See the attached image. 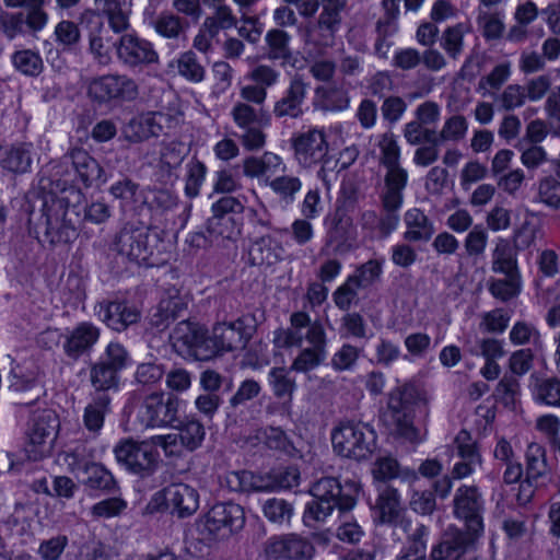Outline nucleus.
Returning a JSON list of instances; mask_svg holds the SVG:
<instances>
[{"mask_svg": "<svg viewBox=\"0 0 560 560\" xmlns=\"http://www.w3.org/2000/svg\"><path fill=\"white\" fill-rule=\"evenodd\" d=\"M83 195L80 189H70L67 197L42 195L38 226L51 245L67 244L78 236L80 208Z\"/></svg>", "mask_w": 560, "mask_h": 560, "instance_id": "obj_1", "label": "nucleus"}, {"mask_svg": "<svg viewBox=\"0 0 560 560\" xmlns=\"http://www.w3.org/2000/svg\"><path fill=\"white\" fill-rule=\"evenodd\" d=\"M361 491L357 480H347L341 485L338 479L325 477L311 488L312 501L305 506L303 521L308 527H315L331 516L335 508L341 511L352 510Z\"/></svg>", "mask_w": 560, "mask_h": 560, "instance_id": "obj_2", "label": "nucleus"}, {"mask_svg": "<svg viewBox=\"0 0 560 560\" xmlns=\"http://www.w3.org/2000/svg\"><path fill=\"white\" fill-rule=\"evenodd\" d=\"M331 443L339 456L363 460L376 450V432L364 422H343L332 431Z\"/></svg>", "mask_w": 560, "mask_h": 560, "instance_id": "obj_3", "label": "nucleus"}, {"mask_svg": "<svg viewBox=\"0 0 560 560\" xmlns=\"http://www.w3.org/2000/svg\"><path fill=\"white\" fill-rule=\"evenodd\" d=\"M244 525L245 512L240 504L219 503L198 521V532L202 539L211 542L230 537Z\"/></svg>", "mask_w": 560, "mask_h": 560, "instance_id": "obj_4", "label": "nucleus"}, {"mask_svg": "<svg viewBox=\"0 0 560 560\" xmlns=\"http://www.w3.org/2000/svg\"><path fill=\"white\" fill-rule=\"evenodd\" d=\"M160 236L147 228L126 224L114 241L115 250L138 264L148 262L160 243Z\"/></svg>", "mask_w": 560, "mask_h": 560, "instance_id": "obj_5", "label": "nucleus"}, {"mask_svg": "<svg viewBox=\"0 0 560 560\" xmlns=\"http://www.w3.org/2000/svg\"><path fill=\"white\" fill-rule=\"evenodd\" d=\"M59 428V418L54 410L33 412L27 430V452L31 459L38 460L50 453Z\"/></svg>", "mask_w": 560, "mask_h": 560, "instance_id": "obj_6", "label": "nucleus"}, {"mask_svg": "<svg viewBox=\"0 0 560 560\" xmlns=\"http://www.w3.org/2000/svg\"><path fill=\"white\" fill-rule=\"evenodd\" d=\"M179 398L163 392L145 396L138 411V419L145 428L174 427L178 421Z\"/></svg>", "mask_w": 560, "mask_h": 560, "instance_id": "obj_7", "label": "nucleus"}, {"mask_svg": "<svg viewBox=\"0 0 560 560\" xmlns=\"http://www.w3.org/2000/svg\"><path fill=\"white\" fill-rule=\"evenodd\" d=\"M114 453L120 465L140 477L151 476L158 468L159 453L151 441L125 440L115 446Z\"/></svg>", "mask_w": 560, "mask_h": 560, "instance_id": "obj_8", "label": "nucleus"}, {"mask_svg": "<svg viewBox=\"0 0 560 560\" xmlns=\"http://www.w3.org/2000/svg\"><path fill=\"white\" fill-rule=\"evenodd\" d=\"M165 505L172 514L180 518L192 515L199 508V494L185 483L171 485L153 495L147 509L152 513Z\"/></svg>", "mask_w": 560, "mask_h": 560, "instance_id": "obj_9", "label": "nucleus"}, {"mask_svg": "<svg viewBox=\"0 0 560 560\" xmlns=\"http://www.w3.org/2000/svg\"><path fill=\"white\" fill-rule=\"evenodd\" d=\"M88 94L98 103L130 102L138 97L139 86L126 74H107L93 79L88 86Z\"/></svg>", "mask_w": 560, "mask_h": 560, "instance_id": "obj_10", "label": "nucleus"}, {"mask_svg": "<svg viewBox=\"0 0 560 560\" xmlns=\"http://www.w3.org/2000/svg\"><path fill=\"white\" fill-rule=\"evenodd\" d=\"M416 388L412 384H405L392 390L388 399V409L396 422L397 433L411 443L421 440L420 432L412 425L410 408L415 402Z\"/></svg>", "mask_w": 560, "mask_h": 560, "instance_id": "obj_11", "label": "nucleus"}, {"mask_svg": "<svg viewBox=\"0 0 560 560\" xmlns=\"http://www.w3.org/2000/svg\"><path fill=\"white\" fill-rule=\"evenodd\" d=\"M176 124V118L170 114L149 112L130 119L124 128V135L128 141L142 142L151 137H158Z\"/></svg>", "mask_w": 560, "mask_h": 560, "instance_id": "obj_12", "label": "nucleus"}, {"mask_svg": "<svg viewBox=\"0 0 560 560\" xmlns=\"http://www.w3.org/2000/svg\"><path fill=\"white\" fill-rule=\"evenodd\" d=\"M480 511L481 501L478 490L474 487L459 488L454 499V513L457 518L465 522L468 534L463 535L467 539H471V542L483 530Z\"/></svg>", "mask_w": 560, "mask_h": 560, "instance_id": "obj_13", "label": "nucleus"}, {"mask_svg": "<svg viewBox=\"0 0 560 560\" xmlns=\"http://www.w3.org/2000/svg\"><path fill=\"white\" fill-rule=\"evenodd\" d=\"M120 62L130 68L156 63L159 55L151 43L135 34H124L113 43Z\"/></svg>", "mask_w": 560, "mask_h": 560, "instance_id": "obj_14", "label": "nucleus"}, {"mask_svg": "<svg viewBox=\"0 0 560 560\" xmlns=\"http://www.w3.org/2000/svg\"><path fill=\"white\" fill-rule=\"evenodd\" d=\"M69 152L60 160L49 162L42 171L38 185L43 195L67 197L70 189H78L71 185Z\"/></svg>", "mask_w": 560, "mask_h": 560, "instance_id": "obj_15", "label": "nucleus"}, {"mask_svg": "<svg viewBox=\"0 0 560 560\" xmlns=\"http://www.w3.org/2000/svg\"><path fill=\"white\" fill-rule=\"evenodd\" d=\"M247 337L244 334V325L241 320L230 324H217L212 329V336L208 338L207 353L211 358L220 352H229L245 347Z\"/></svg>", "mask_w": 560, "mask_h": 560, "instance_id": "obj_16", "label": "nucleus"}, {"mask_svg": "<svg viewBox=\"0 0 560 560\" xmlns=\"http://www.w3.org/2000/svg\"><path fill=\"white\" fill-rule=\"evenodd\" d=\"M295 158L303 166L322 161L327 153V142L322 130L312 129L298 135L292 142Z\"/></svg>", "mask_w": 560, "mask_h": 560, "instance_id": "obj_17", "label": "nucleus"}, {"mask_svg": "<svg viewBox=\"0 0 560 560\" xmlns=\"http://www.w3.org/2000/svg\"><path fill=\"white\" fill-rule=\"evenodd\" d=\"M187 305V298L182 295L178 289H167L151 316V325L160 330L166 328L172 322L183 315Z\"/></svg>", "mask_w": 560, "mask_h": 560, "instance_id": "obj_18", "label": "nucleus"}, {"mask_svg": "<svg viewBox=\"0 0 560 560\" xmlns=\"http://www.w3.org/2000/svg\"><path fill=\"white\" fill-rule=\"evenodd\" d=\"M172 338L191 350L196 359L208 360L211 358V353H207L209 346L206 329L199 324L188 320L179 322L172 332Z\"/></svg>", "mask_w": 560, "mask_h": 560, "instance_id": "obj_19", "label": "nucleus"}, {"mask_svg": "<svg viewBox=\"0 0 560 560\" xmlns=\"http://www.w3.org/2000/svg\"><path fill=\"white\" fill-rule=\"evenodd\" d=\"M455 443L460 459L455 464L453 474L456 478L462 479L471 475L476 467L481 465L482 459L476 443L467 431H460Z\"/></svg>", "mask_w": 560, "mask_h": 560, "instance_id": "obj_20", "label": "nucleus"}, {"mask_svg": "<svg viewBox=\"0 0 560 560\" xmlns=\"http://www.w3.org/2000/svg\"><path fill=\"white\" fill-rule=\"evenodd\" d=\"M100 329L91 323L79 324L67 337L63 343L66 354L78 359L89 351L98 340Z\"/></svg>", "mask_w": 560, "mask_h": 560, "instance_id": "obj_21", "label": "nucleus"}, {"mask_svg": "<svg viewBox=\"0 0 560 560\" xmlns=\"http://www.w3.org/2000/svg\"><path fill=\"white\" fill-rule=\"evenodd\" d=\"M33 144L18 142L7 148H0V166L14 174H25L33 162Z\"/></svg>", "mask_w": 560, "mask_h": 560, "instance_id": "obj_22", "label": "nucleus"}, {"mask_svg": "<svg viewBox=\"0 0 560 560\" xmlns=\"http://www.w3.org/2000/svg\"><path fill=\"white\" fill-rule=\"evenodd\" d=\"M471 546V539H467L458 530L447 532L442 541L432 549L433 560H465V555Z\"/></svg>", "mask_w": 560, "mask_h": 560, "instance_id": "obj_23", "label": "nucleus"}, {"mask_svg": "<svg viewBox=\"0 0 560 560\" xmlns=\"http://www.w3.org/2000/svg\"><path fill=\"white\" fill-rule=\"evenodd\" d=\"M526 477L548 485L551 479V467L547 460V452L542 445L529 443L525 453Z\"/></svg>", "mask_w": 560, "mask_h": 560, "instance_id": "obj_24", "label": "nucleus"}, {"mask_svg": "<svg viewBox=\"0 0 560 560\" xmlns=\"http://www.w3.org/2000/svg\"><path fill=\"white\" fill-rule=\"evenodd\" d=\"M101 311H103V322L116 331L125 330L140 318V313L136 307L120 302L101 305Z\"/></svg>", "mask_w": 560, "mask_h": 560, "instance_id": "obj_25", "label": "nucleus"}, {"mask_svg": "<svg viewBox=\"0 0 560 560\" xmlns=\"http://www.w3.org/2000/svg\"><path fill=\"white\" fill-rule=\"evenodd\" d=\"M378 491L377 500L372 508L373 520L381 524H393L401 511L399 494L390 487Z\"/></svg>", "mask_w": 560, "mask_h": 560, "instance_id": "obj_26", "label": "nucleus"}, {"mask_svg": "<svg viewBox=\"0 0 560 560\" xmlns=\"http://www.w3.org/2000/svg\"><path fill=\"white\" fill-rule=\"evenodd\" d=\"M110 397L106 393L95 394L83 412V425L93 434H97L104 425L105 416L110 409Z\"/></svg>", "mask_w": 560, "mask_h": 560, "instance_id": "obj_27", "label": "nucleus"}, {"mask_svg": "<svg viewBox=\"0 0 560 560\" xmlns=\"http://www.w3.org/2000/svg\"><path fill=\"white\" fill-rule=\"evenodd\" d=\"M69 159L84 186L90 187L95 180L101 178L102 167L85 150L81 148L71 149L69 151Z\"/></svg>", "mask_w": 560, "mask_h": 560, "instance_id": "obj_28", "label": "nucleus"}, {"mask_svg": "<svg viewBox=\"0 0 560 560\" xmlns=\"http://www.w3.org/2000/svg\"><path fill=\"white\" fill-rule=\"evenodd\" d=\"M179 77L191 83H200L206 78V68L192 50L182 52L170 63Z\"/></svg>", "mask_w": 560, "mask_h": 560, "instance_id": "obj_29", "label": "nucleus"}, {"mask_svg": "<svg viewBox=\"0 0 560 560\" xmlns=\"http://www.w3.org/2000/svg\"><path fill=\"white\" fill-rule=\"evenodd\" d=\"M407 172L405 170H393L386 174V190L383 197L384 208L389 211H396L402 205V189L407 183Z\"/></svg>", "mask_w": 560, "mask_h": 560, "instance_id": "obj_30", "label": "nucleus"}, {"mask_svg": "<svg viewBox=\"0 0 560 560\" xmlns=\"http://www.w3.org/2000/svg\"><path fill=\"white\" fill-rule=\"evenodd\" d=\"M233 477L238 480V488L243 491L252 488L255 491L270 492L280 488V474L277 470L257 476L248 471L234 472Z\"/></svg>", "mask_w": 560, "mask_h": 560, "instance_id": "obj_31", "label": "nucleus"}, {"mask_svg": "<svg viewBox=\"0 0 560 560\" xmlns=\"http://www.w3.org/2000/svg\"><path fill=\"white\" fill-rule=\"evenodd\" d=\"M90 50L101 63L109 61V31L104 26L101 20L91 21V31L89 34Z\"/></svg>", "mask_w": 560, "mask_h": 560, "instance_id": "obj_32", "label": "nucleus"}, {"mask_svg": "<svg viewBox=\"0 0 560 560\" xmlns=\"http://www.w3.org/2000/svg\"><path fill=\"white\" fill-rule=\"evenodd\" d=\"M533 399L540 405L560 408V381L557 378L535 380L530 385Z\"/></svg>", "mask_w": 560, "mask_h": 560, "instance_id": "obj_33", "label": "nucleus"}, {"mask_svg": "<svg viewBox=\"0 0 560 560\" xmlns=\"http://www.w3.org/2000/svg\"><path fill=\"white\" fill-rule=\"evenodd\" d=\"M405 222L407 225L405 238L408 241H427L434 232L427 217L419 209L408 210L405 214Z\"/></svg>", "mask_w": 560, "mask_h": 560, "instance_id": "obj_34", "label": "nucleus"}, {"mask_svg": "<svg viewBox=\"0 0 560 560\" xmlns=\"http://www.w3.org/2000/svg\"><path fill=\"white\" fill-rule=\"evenodd\" d=\"M186 155L187 149L184 143L178 141L163 143L158 167L162 173L171 176L182 165Z\"/></svg>", "mask_w": 560, "mask_h": 560, "instance_id": "obj_35", "label": "nucleus"}, {"mask_svg": "<svg viewBox=\"0 0 560 560\" xmlns=\"http://www.w3.org/2000/svg\"><path fill=\"white\" fill-rule=\"evenodd\" d=\"M83 483L94 490L113 492L117 489V482L112 472L103 465L93 462L84 471Z\"/></svg>", "mask_w": 560, "mask_h": 560, "instance_id": "obj_36", "label": "nucleus"}, {"mask_svg": "<svg viewBox=\"0 0 560 560\" xmlns=\"http://www.w3.org/2000/svg\"><path fill=\"white\" fill-rule=\"evenodd\" d=\"M90 381L95 394H108L110 389H117L119 385L118 373L100 361L91 366Z\"/></svg>", "mask_w": 560, "mask_h": 560, "instance_id": "obj_37", "label": "nucleus"}, {"mask_svg": "<svg viewBox=\"0 0 560 560\" xmlns=\"http://www.w3.org/2000/svg\"><path fill=\"white\" fill-rule=\"evenodd\" d=\"M178 430L182 442L186 445L187 452H192L201 446L206 435L203 424L197 419H186L185 421H177L174 427Z\"/></svg>", "mask_w": 560, "mask_h": 560, "instance_id": "obj_38", "label": "nucleus"}, {"mask_svg": "<svg viewBox=\"0 0 560 560\" xmlns=\"http://www.w3.org/2000/svg\"><path fill=\"white\" fill-rule=\"evenodd\" d=\"M492 269L494 272L510 275L511 272H518L516 265V256L510 243L504 240H499L493 253Z\"/></svg>", "mask_w": 560, "mask_h": 560, "instance_id": "obj_39", "label": "nucleus"}, {"mask_svg": "<svg viewBox=\"0 0 560 560\" xmlns=\"http://www.w3.org/2000/svg\"><path fill=\"white\" fill-rule=\"evenodd\" d=\"M143 202L152 212L162 214L176 207L177 198L166 189H148L144 191Z\"/></svg>", "mask_w": 560, "mask_h": 560, "instance_id": "obj_40", "label": "nucleus"}, {"mask_svg": "<svg viewBox=\"0 0 560 560\" xmlns=\"http://www.w3.org/2000/svg\"><path fill=\"white\" fill-rule=\"evenodd\" d=\"M12 62L16 70L25 75L36 77L44 68L40 56L30 49L19 50L13 54Z\"/></svg>", "mask_w": 560, "mask_h": 560, "instance_id": "obj_41", "label": "nucleus"}, {"mask_svg": "<svg viewBox=\"0 0 560 560\" xmlns=\"http://www.w3.org/2000/svg\"><path fill=\"white\" fill-rule=\"evenodd\" d=\"M505 279L494 280L490 285V292L497 299L508 301L516 296L522 290V279L520 272L505 275Z\"/></svg>", "mask_w": 560, "mask_h": 560, "instance_id": "obj_42", "label": "nucleus"}, {"mask_svg": "<svg viewBox=\"0 0 560 560\" xmlns=\"http://www.w3.org/2000/svg\"><path fill=\"white\" fill-rule=\"evenodd\" d=\"M65 463L71 472H83L93 463V452L85 444H77L66 452Z\"/></svg>", "mask_w": 560, "mask_h": 560, "instance_id": "obj_43", "label": "nucleus"}, {"mask_svg": "<svg viewBox=\"0 0 560 560\" xmlns=\"http://www.w3.org/2000/svg\"><path fill=\"white\" fill-rule=\"evenodd\" d=\"M429 530L419 526L412 534V539L406 550L396 560H424Z\"/></svg>", "mask_w": 560, "mask_h": 560, "instance_id": "obj_44", "label": "nucleus"}, {"mask_svg": "<svg viewBox=\"0 0 560 560\" xmlns=\"http://www.w3.org/2000/svg\"><path fill=\"white\" fill-rule=\"evenodd\" d=\"M378 147L381 149L382 163L387 167V173L393 170H402L398 165L399 147L393 133H384L378 139Z\"/></svg>", "mask_w": 560, "mask_h": 560, "instance_id": "obj_45", "label": "nucleus"}, {"mask_svg": "<svg viewBox=\"0 0 560 560\" xmlns=\"http://www.w3.org/2000/svg\"><path fill=\"white\" fill-rule=\"evenodd\" d=\"M468 28L464 24L447 27L441 39V46L448 56L456 58L463 48V39Z\"/></svg>", "mask_w": 560, "mask_h": 560, "instance_id": "obj_46", "label": "nucleus"}, {"mask_svg": "<svg viewBox=\"0 0 560 560\" xmlns=\"http://www.w3.org/2000/svg\"><path fill=\"white\" fill-rule=\"evenodd\" d=\"M127 509V502L121 498H108L102 500L91 508V515L95 520L119 516Z\"/></svg>", "mask_w": 560, "mask_h": 560, "instance_id": "obj_47", "label": "nucleus"}, {"mask_svg": "<svg viewBox=\"0 0 560 560\" xmlns=\"http://www.w3.org/2000/svg\"><path fill=\"white\" fill-rule=\"evenodd\" d=\"M128 361L129 353L119 342L108 343L104 354L100 359V362L104 363L117 373L127 366Z\"/></svg>", "mask_w": 560, "mask_h": 560, "instance_id": "obj_48", "label": "nucleus"}, {"mask_svg": "<svg viewBox=\"0 0 560 560\" xmlns=\"http://www.w3.org/2000/svg\"><path fill=\"white\" fill-rule=\"evenodd\" d=\"M11 388L19 394L27 393L26 397L16 398L18 404L20 405H30L31 402L37 400L42 392V388L35 378H24L23 376L16 374L13 375Z\"/></svg>", "mask_w": 560, "mask_h": 560, "instance_id": "obj_49", "label": "nucleus"}, {"mask_svg": "<svg viewBox=\"0 0 560 560\" xmlns=\"http://www.w3.org/2000/svg\"><path fill=\"white\" fill-rule=\"evenodd\" d=\"M231 116L241 129L260 125L261 120L259 112L245 102L235 103L231 110Z\"/></svg>", "mask_w": 560, "mask_h": 560, "instance_id": "obj_50", "label": "nucleus"}, {"mask_svg": "<svg viewBox=\"0 0 560 560\" xmlns=\"http://www.w3.org/2000/svg\"><path fill=\"white\" fill-rule=\"evenodd\" d=\"M305 94V86L300 80L292 81L289 95L282 100V115L298 116Z\"/></svg>", "mask_w": 560, "mask_h": 560, "instance_id": "obj_51", "label": "nucleus"}, {"mask_svg": "<svg viewBox=\"0 0 560 560\" xmlns=\"http://www.w3.org/2000/svg\"><path fill=\"white\" fill-rule=\"evenodd\" d=\"M154 30L166 38H177L183 32L180 18L172 13L160 14L153 23Z\"/></svg>", "mask_w": 560, "mask_h": 560, "instance_id": "obj_52", "label": "nucleus"}, {"mask_svg": "<svg viewBox=\"0 0 560 560\" xmlns=\"http://www.w3.org/2000/svg\"><path fill=\"white\" fill-rule=\"evenodd\" d=\"M150 441L154 448L160 446L164 451L165 456L180 457L184 451H186V445L182 442L177 432L156 435L151 438Z\"/></svg>", "mask_w": 560, "mask_h": 560, "instance_id": "obj_53", "label": "nucleus"}, {"mask_svg": "<svg viewBox=\"0 0 560 560\" xmlns=\"http://www.w3.org/2000/svg\"><path fill=\"white\" fill-rule=\"evenodd\" d=\"M55 36L59 45L69 48L77 45L81 38L78 25L68 20H63L56 25Z\"/></svg>", "mask_w": 560, "mask_h": 560, "instance_id": "obj_54", "label": "nucleus"}, {"mask_svg": "<svg viewBox=\"0 0 560 560\" xmlns=\"http://www.w3.org/2000/svg\"><path fill=\"white\" fill-rule=\"evenodd\" d=\"M316 96L320 100L323 108L331 112H341L349 107V98L339 91H327L323 88L316 90Z\"/></svg>", "mask_w": 560, "mask_h": 560, "instance_id": "obj_55", "label": "nucleus"}, {"mask_svg": "<svg viewBox=\"0 0 560 560\" xmlns=\"http://www.w3.org/2000/svg\"><path fill=\"white\" fill-rule=\"evenodd\" d=\"M163 365L155 362H144L137 366L135 378L137 383L150 386L159 383L163 378Z\"/></svg>", "mask_w": 560, "mask_h": 560, "instance_id": "obj_56", "label": "nucleus"}, {"mask_svg": "<svg viewBox=\"0 0 560 560\" xmlns=\"http://www.w3.org/2000/svg\"><path fill=\"white\" fill-rule=\"evenodd\" d=\"M372 475L375 481H386L400 476L398 463L390 456H382L375 462Z\"/></svg>", "mask_w": 560, "mask_h": 560, "instance_id": "obj_57", "label": "nucleus"}, {"mask_svg": "<svg viewBox=\"0 0 560 560\" xmlns=\"http://www.w3.org/2000/svg\"><path fill=\"white\" fill-rule=\"evenodd\" d=\"M323 12L319 18V24L329 31H335L340 22V11L345 5L343 0H322Z\"/></svg>", "mask_w": 560, "mask_h": 560, "instance_id": "obj_58", "label": "nucleus"}, {"mask_svg": "<svg viewBox=\"0 0 560 560\" xmlns=\"http://www.w3.org/2000/svg\"><path fill=\"white\" fill-rule=\"evenodd\" d=\"M44 4L45 0H34L26 7L27 13L24 15V24L34 32L43 30L48 22V15L43 9Z\"/></svg>", "mask_w": 560, "mask_h": 560, "instance_id": "obj_59", "label": "nucleus"}, {"mask_svg": "<svg viewBox=\"0 0 560 560\" xmlns=\"http://www.w3.org/2000/svg\"><path fill=\"white\" fill-rule=\"evenodd\" d=\"M312 553V546L296 535H290L282 539V557L303 558Z\"/></svg>", "mask_w": 560, "mask_h": 560, "instance_id": "obj_60", "label": "nucleus"}, {"mask_svg": "<svg viewBox=\"0 0 560 560\" xmlns=\"http://www.w3.org/2000/svg\"><path fill=\"white\" fill-rule=\"evenodd\" d=\"M503 18L499 13H487L480 10L478 22L487 38H498L502 35L504 28Z\"/></svg>", "mask_w": 560, "mask_h": 560, "instance_id": "obj_61", "label": "nucleus"}, {"mask_svg": "<svg viewBox=\"0 0 560 560\" xmlns=\"http://www.w3.org/2000/svg\"><path fill=\"white\" fill-rule=\"evenodd\" d=\"M67 545V536L58 535L42 541L38 548V553L44 560H58Z\"/></svg>", "mask_w": 560, "mask_h": 560, "instance_id": "obj_62", "label": "nucleus"}, {"mask_svg": "<svg viewBox=\"0 0 560 560\" xmlns=\"http://www.w3.org/2000/svg\"><path fill=\"white\" fill-rule=\"evenodd\" d=\"M510 317L502 310H493L482 315L480 328L488 332H502L508 327Z\"/></svg>", "mask_w": 560, "mask_h": 560, "instance_id": "obj_63", "label": "nucleus"}, {"mask_svg": "<svg viewBox=\"0 0 560 560\" xmlns=\"http://www.w3.org/2000/svg\"><path fill=\"white\" fill-rule=\"evenodd\" d=\"M536 430L551 444L560 433V418L553 413H546L537 418Z\"/></svg>", "mask_w": 560, "mask_h": 560, "instance_id": "obj_64", "label": "nucleus"}]
</instances>
